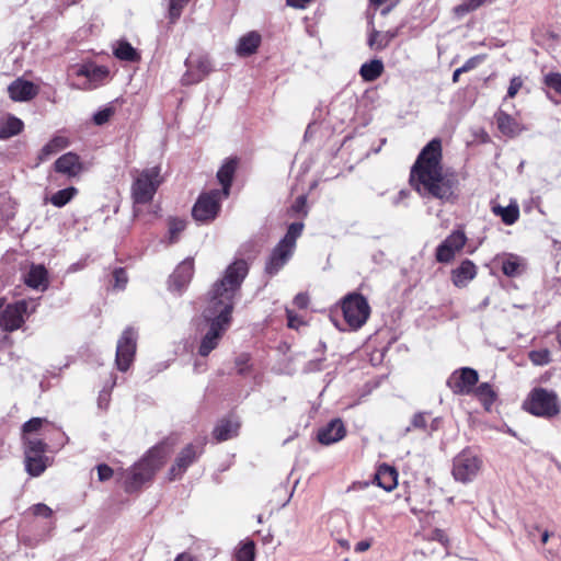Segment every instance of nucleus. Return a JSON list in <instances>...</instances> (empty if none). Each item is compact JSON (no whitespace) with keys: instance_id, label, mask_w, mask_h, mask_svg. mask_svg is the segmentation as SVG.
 Listing matches in <instances>:
<instances>
[{"instance_id":"obj_1","label":"nucleus","mask_w":561,"mask_h":561,"mask_svg":"<svg viewBox=\"0 0 561 561\" xmlns=\"http://www.w3.org/2000/svg\"><path fill=\"white\" fill-rule=\"evenodd\" d=\"M248 273V263L244 260H236L226 268L222 278L213 285L208 294L207 306L203 311V318L208 324V330L203 335L198 347L201 356L206 357L215 350L230 327L233 299Z\"/></svg>"},{"instance_id":"obj_2","label":"nucleus","mask_w":561,"mask_h":561,"mask_svg":"<svg viewBox=\"0 0 561 561\" xmlns=\"http://www.w3.org/2000/svg\"><path fill=\"white\" fill-rule=\"evenodd\" d=\"M410 183L423 197L451 202L456 196L455 175L444 172L442 165V142L432 139L420 152L410 173Z\"/></svg>"},{"instance_id":"obj_3","label":"nucleus","mask_w":561,"mask_h":561,"mask_svg":"<svg viewBox=\"0 0 561 561\" xmlns=\"http://www.w3.org/2000/svg\"><path fill=\"white\" fill-rule=\"evenodd\" d=\"M173 444L163 440L153 446L137 463L125 471L124 488L131 493L150 481L171 453Z\"/></svg>"},{"instance_id":"obj_4","label":"nucleus","mask_w":561,"mask_h":561,"mask_svg":"<svg viewBox=\"0 0 561 561\" xmlns=\"http://www.w3.org/2000/svg\"><path fill=\"white\" fill-rule=\"evenodd\" d=\"M478 381L479 375L476 369L461 367L450 374L446 383L454 394H473L485 411H491V383L482 382L474 388Z\"/></svg>"},{"instance_id":"obj_5","label":"nucleus","mask_w":561,"mask_h":561,"mask_svg":"<svg viewBox=\"0 0 561 561\" xmlns=\"http://www.w3.org/2000/svg\"><path fill=\"white\" fill-rule=\"evenodd\" d=\"M131 198L134 204H148L161 184L160 168L152 167L133 172Z\"/></svg>"},{"instance_id":"obj_6","label":"nucleus","mask_w":561,"mask_h":561,"mask_svg":"<svg viewBox=\"0 0 561 561\" xmlns=\"http://www.w3.org/2000/svg\"><path fill=\"white\" fill-rule=\"evenodd\" d=\"M524 408L529 413L541 417H553L560 412L557 394L552 390L535 388L524 402Z\"/></svg>"},{"instance_id":"obj_7","label":"nucleus","mask_w":561,"mask_h":561,"mask_svg":"<svg viewBox=\"0 0 561 561\" xmlns=\"http://www.w3.org/2000/svg\"><path fill=\"white\" fill-rule=\"evenodd\" d=\"M48 446L36 437H24V463L26 472L39 477L50 465V458L45 455Z\"/></svg>"},{"instance_id":"obj_8","label":"nucleus","mask_w":561,"mask_h":561,"mask_svg":"<svg viewBox=\"0 0 561 561\" xmlns=\"http://www.w3.org/2000/svg\"><path fill=\"white\" fill-rule=\"evenodd\" d=\"M107 75L108 70L105 67L92 64L73 67L69 75L70 87L79 90H92L99 87Z\"/></svg>"},{"instance_id":"obj_9","label":"nucleus","mask_w":561,"mask_h":561,"mask_svg":"<svg viewBox=\"0 0 561 561\" xmlns=\"http://www.w3.org/2000/svg\"><path fill=\"white\" fill-rule=\"evenodd\" d=\"M342 310L345 321L353 329L362 328L370 313L366 298L359 294L347 295L343 300Z\"/></svg>"},{"instance_id":"obj_10","label":"nucleus","mask_w":561,"mask_h":561,"mask_svg":"<svg viewBox=\"0 0 561 561\" xmlns=\"http://www.w3.org/2000/svg\"><path fill=\"white\" fill-rule=\"evenodd\" d=\"M224 198L226 197L220 190L201 194L192 209L193 218L202 224L213 221L220 210V203Z\"/></svg>"},{"instance_id":"obj_11","label":"nucleus","mask_w":561,"mask_h":561,"mask_svg":"<svg viewBox=\"0 0 561 561\" xmlns=\"http://www.w3.org/2000/svg\"><path fill=\"white\" fill-rule=\"evenodd\" d=\"M481 460L470 449L462 450L454 459L453 476L457 481L467 482L472 480L479 472Z\"/></svg>"},{"instance_id":"obj_12","label":"nucleus","mask_w":561,"mask_h":561,"mask_svg":"<svg viewBox=\"0 0 561 561\" xmlns=\"http://www.w3.org/2000/svg\"><path fill=\"white\" fill-rule=\"evenodd\" d=\"M137 346V333L133 328L124 330L122 336L117 341L116 346V366L121 371H126L135 357Z\"/></svg>"},{"instance_id":"obj_13","label":"nucleus","mask_w":561,"mask_h":561,"mask_svg":"<svg viewBox=\"0 0 561 561\" xmlns=\"http://www.w3.org/2000/svg\"><path fill=\"white\" fill-rule=\"evenodd\" d=\"M467 242L463 230L457 229L453 231L435 251V259L439 263H450L457 253H459Z\"/></svg>"},{"instance_id":"obj_14","label":"nucleus","mask_w":561,"mask_h":561,"mask_svg":"<svg viewBox=\"0 0 561 561\" xmlns=\"http://www.w3.org/2000/svg\"><path fill=\"white\" fill-rule=\"evenodd\" d=\"M186 72L182 77L183 84L201 82L210 71L211 64L205 55L191 54L185 60Z\"/></svg>"},{"instance_id":"obj_15","label":"nucleus","mask_w":561,"mask_h":561,"mask_svg":"<svg viewBox=\"0 0 561 561\" xmlns=\"http://www.w3.org/2000/svg\"><path fill=\"white\" fill-rule=\"evenodd\" d=\"M203 453V443L187 444L175 458L174 465L169 470V479H180L187 468L194 463Z\"/></svg>"},{"instance_id":"obj_16","label":"nucleus","mask_w":561,"mask_h":561,"mask_svg":"<svg viewBox=\"0 0 561 561\" xmlns=\"http://www.w3.org/2000/svg\"><path fill=\"white\" fill-rule=\"evenodd\" d=\"M27 301L20 300L8 305L0 312V328L7 332H13L22 327L25 321L24 316L27 312Z\"/></svg>"},{"instance_id":"obj_17","label":"nucleus","mask_w":561,"mask_h":561,"mask_svg":"<svg viewBox=\"0 0 561 561\" xmlns=\"http://www.w3.org/2000/svg\"><path fill=\"white\" fill-rule=\"evenodd\" d=\"M493 262L507 277H517L526 272V260L513 253L497 254Z\"/></svg>"},{"instance_id":"obj_18","label":"nucleus","mask_w":561,"mask_h":561,"mask_svg":"<svg viewBox=\"0 0 561 561\" xmlns=\"http://www.w3.org/2000/svg\"><path fill=\"white\" fill-rule=\"evenodd\" d=\"M194 274V262L187 257L182 261L169 279V289L181 294L188 285Z\"/></svg>"},{"instance_id":"obj_19","label":"nucleus","mask_w":561,"mask_h":561,"mask_svg":"<svg viewBox=\"0 0 561 561\" xmlns=\"http://www.w3.org/2000/svg\"><path fill=\"white\" fill-rule=\"evenodd\" d=\"M294 249L278 242L272 250L265 263V273L270 276L276 275L290 260L294 254Z\"/></svg>"},{"instance_id":"obj_20","label":"nucleus","mask_w":561,"mask_h":561,"mask_svg":"<svg viewBox=\"0 0 561 561\" xmlns=\"http://www.w3.org/2000/svg\"><path fill=\"white\" fill-rule=\"evenodd\" d=\"M346 430L342 420L334 419L318 431V440L322 445H331L344 438Z\"/></svg>"},{"instance_id":"obj_21","label":"nucleus","mask_w":561,"mask_h":561,"mask_svg":"<svg viewBox=\"0 0 561 561\" xmlns=\"http://www.w3.org/2000/svg\"><path fill=\"white\" fill-rule=\"evenodd\" d=\"M8 91L13 101L27 102L37 95L38 88L31 81L16 79L8 87Z\"/></svg>"},{"instance_id":"obj_22","label":"nucleus","mask_w":561,"mask_h":561,"mask_svg":"<svg viewBox=\"0 0 561 561\" xmlns=\"http://www.w3.org/2000/svg\"><path fill=\"white\" fill-rule=\"evenodd\" d=\"M55 170L58 173L66 174L69 178H75L82 171V163L78 154L67 152L55 161Z\"/></svg>"},{"instance_id":"obj_23","label":"nucleus","mask_w":561,"mask_h":561,"mask_svg":"<svg viewBox=\"0 0 561 561\" xmlns=\"http://www.w3.org/2000/svg\"><path fill=\"white\" fill-rule=\"evenodd\" d=\"M476 274V265L470 260H465L458 267L453 270V284L457 287H465L471 279L474 278Z\"/></svg>"},{"instance_id":"obj_24","label":"nucleus","mask_w":561,"mask_h":561,"mask_svg":"<svg viewBox=\"0 0 561 561\" xmlns=\"http://www.w3.org/2000/svg\"><path fill=\"white\" fill-rule=\"evenodd\" d=\"M237 165H238L237 159H228L225 161V163L220 167V169L217 172V179L222 186L220 192L225 197L229 196L230 187H231V183L233 180V175L237 170Z\"/></svg>"},{"instance_id":"obj_25","label":"nucleus","mask_w":561,"mask_h":561,"mask_svg":"<svg viewBox=\"0 0 561 561\" xmlns=\"http://www.w3.org/2000/svg\"><path fill=\"white\" fill-rule=\"evenodd\" d=\"M375 481L385 491H391L397 486L398 472L393 467L381 465L375 474Z\"/></svg>"},{"instance_id":"obj_26","label":"nucleus","mask_w":561,"mask_h":561,"mask_svg":"<svg viewBox=\"0 0 561 561\" xmlns=\"http://www.w3.org/2000/svg\"><path fill=\"white\" fill-rule=\"evenodd\" d=\"M542 83L547 89V96L556 104L561 103V73L547 72L542 78Z\"/></svg>"},{"instance_id":"obj_27","label":"nucleus","mask_w":561,"mask_h":561,"mask_svg":"<svg viewBox=\"0 0 561 561\" xmlns=\"http://www.w3.org/2000/svg\"><path fill=\"white\" fill-rule=\"evenodd\" d=\"M497 128L506 137L513 138L519 135L524 127L512 116L500 111L497 115Z\"/></svg>"},{"instance_id":"obj_28","label":"nucleus","mask_w":561,"mask_h":561,"mask_svg":"<svg viewBox=\"0 0 561 561\" xmlns=\"http://www.w3.org/2000/svg\"><path fill=\"white\" fill-rule=\"evenodd\" d=\"M261 44V35L257 32H249L239 39L237 54L239 56H250L256 51Z\"/></svg>"},{"instance_id":"obj_29","label":"nucleus","mask_w":561,"mask_h":561,"mask_svg":"<svg viewBox=\"0 0 561 561\" xmlns=\"http://www.w3.org/2000/svg\"><path fill=\"white\" fill-rule=\"evenodd\" d=\"M23 127L24 124L20 118L8 115L0 122V139L5 140L19 135L23 130Z\"/></svg>"},{"instance_id":"obj_30","label":"nucleus","mask_w":561,"mask_h":561,"mask_svg":"<svg viewBox=\"0 0 561 561\" xmlns=\"http://www.w3.org/2000/svg\"><path fill=\"white\" fill-rule=\"evenodd\" d=\"M239 423L231 420H221L214 428L213 435L217 442H224L237 435Z\"/></svg>"},{"instance_id":"obj_31","label":"nucleus","mask_w":561,"mask_h":561,"mask_svg":"<svg viewBox=\"0 0 561 561\" xmlns=\"http://www.w3.org/2000/svg\"><path fill=\"white\" fill-rule=\"evenodd\" d=\"M27 286L38 289L47 287V271L43 265H32L26 279Z\"/></svg>"},{"instance_id":"obj_32","label":"nucleus","mask_w":561,"mask_h":561,"mask_svg":"<svg viewBox=\"0 0 561 561\" xmlns=\"http://www.w3.org/2000/svg\"><path fill=\"white\" fill-rule=\"evenodd\" d=\"M383 71V64L379 59H374L362 65L359 75L364 81L370 82L378 79Z\"/></svg>"},{"instance_id":"obj_33","label":"nucleus","mask_w":561,"mask_h":561,"mask_svg":"<svg viewBox=\"0 0 561 561\" xmlns=\"http://www.w3.org/2000/svg\"><path fill=\"white\" fill-rule=\"evenodd\" d=\"M493 214L500 216L505 225H513L519 218V207L516 202L506 207L493 206Z\"/></svg>"},{"instance_id":"obj_34","label":"nucleus","mask_w":561,"mask_h":561,"mask_svg":"<svg viewBox=\"0 0 561 561\" xmlns=\"http://www.w3.org/2000/svg\"><path fill=\"white\" fill-rule=\"evenodd\" d=\"M69 141L66 137L55 136L50 139L41 150L38 158L41 160L47 159L49 156L57 153L58 151L67 148Z\"/></svg>"},{"instance_id":"obj_35","label":"nucleus","mask_w":561,"mask_h":561,"mask_svg":"<svg viewBox=\"0 0 561 561\" xmlns=\"http://www.w3.org/2000/svg\"><path fill=\"white\" fill-rule=\"evenodd\" d=\"M116 58L125 61H137L139 60V54L128 42H119L114 49Z\"/></svg>"},{"instance_id":"obj_36","label":"nucleus","mask_w":561,"mask_h":561,"mask_svg":"<svg viewBox=\"0 0 561 561\" xmlns=\"http://www.w3.org/2000/svg\"><path fill=\"white\" fill-rule=\"evenodd\" d=\"M78 193V190L73 186L59 190L49 198L50 203L56 207H64L67 205Z\"/></svg>"},{"instance_id":"obj_37","label":"nucleus","mask_w":561,"mask_h":561,"mask_svg":"<svg viewBox=\"0 0 561 561\" xmlns=\"http://www.w3.org/2000/svg\"><path fill=\"white\" fill-rule=\"evenodd\" d=\"M304 230L302 222H293L289 225L286 234L279 240V242L288 245L289 248H296V241L300 237Z\"/></svg>"},{"instance_id":"obj_38","label":"nucleus","mask_w":561,"mask_h":561,"mask_svg":"<svg viewBox=\"0 0 561 561\" xmlns=\"http://www.w3.org/2000/svg\"><path fill=\"white\" fill-rule=\"evenodd\" d=\"M190 0H170L168 8V18L170 23L174 24L181 16L184 7Z\"/></svg>"},{"instance_id":"obj_39","label":"nucleus","mask_w":561,"mask_h":561,"mask_svg":"<svg viewBox=\"0 0 561 561\" xmlns=\"http://www.w3.org/2000/svg\"><path fill=\"white\" fill-rule=\"evenodd\" d=\"M186 221L179 218L169 220V242L174 243L179 240L180 233L185 229Z\"/></svg>"},{"instance_id":"obj_40","label":"nucleus","mask_w":561,"mask_h":561,"mask_svg":"<svg viewBox=\"0 0 561 561\" xmlns=\"http://www.w3.org/2000/svg\"><path fill=\"white\" fill-rule=\"evenodd\" d=\"M427 412H417L411 419L410 426L405 427L403 434L407 435L412 430H423L427 427Z\"/></svg>"},{"instance_id":"obj_41","label":"nucleus","mask_w":561,"mask_h":561,"mask_svg":"<svg viewBox=\"0 0 561 561\" xmlns=\"http://www.w3.org/2000/svg\"><path fill=\"white\" fill-rule=\"evenodd\" d=\"M484 0H462V2L455 7L454 12L458 16H463L465 14L478 9Z\"/></svg>"},{"instance_id":"obj_42","label":"nucleus","mask_w":561,"mask_h":561,"mask_svg":"<svg viewBox=\"0 0 561 561\" xmlns=\"http://www.w3.org/2000/svg\"><path fill=\"white\" fill-rule=\"evenodd\" d=\"M237 561H254V542L243 543L236 553Z\"/></svg>"},{"instance_id":"obj_43","label":"nucleus","mask_w":561,"mask_h":561,"mask_svg":"<svg viewBox=\"0 0 561 561\" xmlns=\"http://www.w3.org/2000/svg\"><path fill=\"white\" fill-rule=\"evenodd\" d=\"M113 114H114V108L111 106H106L104 108L99 110L93 115V122L95 125L101 126V125L107 123L110 121V118L113 116Z\"/></svg>"},{"instance_id":"obj_44","label":"nucleus","mask_w":561,"mask_h":561,"mask_svg":"<svg viewBox=\"0 0 561 561\" xmlns=\"http://www.w3.org/2000/svg\"><path fill=\"white\" fill-rule=\"evenodd\" d=\"M44 422H46V420L42 419V417H33V419L28 420L27 422H25L23 424V433H24L23 438L28 437L27 434L37 432L42 427Z\"/></svg>"},{"instance_id":"obj_45","label":"nucleus","mask_w":561,"mask_h":561,"mask_svg":"<svg viewBox=\"0 0 561 561\" xmlns=\"http://www.w3.org/2000/svg\"><path fill=\"white\" fill-rule=\"evenodd\" d=\"M524 87V79L520 76L513 77L507 88L505 99H513Z\"/></svg>"},{"instance_id":"obj_46","label":"nucleus","mask_w":561,"mask_h":561,"mask_svg":"<svg viewBox=\"0 0 561 561\" xmlns=\"http://www.w3.org/2000/svg\"><path fill=\"white\" fill-rule=\"evenodd\" d=\"M529 358L535 365H545L550 360V353L547 350L533 351L529 353Z\"/></svg>"},{"instance_id":"obj_47","label":"nucleus","mask_w":561,"mask_h":561,"mask_svg":"<svg viewBox=\"0 0 561 561\" xmlns=\"http://www.w3.org/2000/svg\"><path fill=\"white\" fill-rule=\"evenodd\" d=\"M486 59V55H477V56H473L471 58H469L462 66H461V70H463L465 72L467 71H470L472 69H474L476 67H478V65H480L483 60Z\"/></svg>"},{"instance_id":"obj_48","label":"nucleus","mask_w":561,"mask_h":561,"mask_svg":"<svg viewBox=\"0 0 561 561\" xmlns=\"http://www.w3.org/2000/svg\"><path fill=\"white\" fill-rule=\"evenodd\" d=\"M114 279H115V287L123 289L125 288L127 284V275L124 268L119 267L116 268L113 273Z\"/></svg>"},{"instance_id":"obj_49","label":"nucleus","mask_w":561,"mask_h":561,"mask_svg":"<svg viewBox=\"0 0 561 561\" xmlns=\"http://www.w3.org/2000/svg\"><path fill=\"white\" fill-rule=\"evenodd\" d=\"M33 514L35 516H43L45 518H48L51 516L53 514V511L50 507H48L46 504H43V503H38V504H35L33 507Z\"/></svg>"},{"instance_id":"obj_50","label":"nucleus","mask_w":561,"mask_h":561,"mask_svg":"<svg viewBox=\"0 0 561 561\" xmlns=\"http://www.w3.org/2000/svg\"><path fill=\"white\" fill-rule=\"evenodd\" d=\"M96 469L100 481H106L113 476V469L105 463L99 465Z\"/></svg>"},{"instance_id":"obj_51","label":"nucleus","mask_w":561,"mask_h":561,"mask_svg":"<svg viewBox=\"0 0 561 561\" xmlns=\"http://www.w3.org/2000/svg\"><path fill=\"white\" fill-rule=\"evenodd\" d=\"M248 363H249V356L247 354H241L236 359V366L238 368V373L240 375H244L248 371Z\"/></svg>"},{"instance_id":"obj_52","label":"nucleus","mask_w":561,"mask_h":561,"mask_svg":"<svg viewBox=\"0 0 561 561\" xmlns=\"http://www.w3.org/2000/svg\"><path fill=\"white\" fill-rule=\"evenodd\" d=\"M294 305L299 309H305L308 306L309 297L307 294L299 293L294 298Z\"/></svg>"},{"instance_id":"obj_53","label":"nucleus","mask_w":561,"mask_h":561,"mask_svg":"<svg viewBox=\"0 0 561 561\" xmlns=\"http://www.w3.org/2000/svg\"><path fill=\"white\" fill-rule=\"evenodd\" d=\"M306 202H307L306 196H304V195L298 196L291 206L293 210L295 213H304V215H306V210H305Z\"/></svg>"},{"instance_id":"obj_54","label":"nucleus","mask_w":561,"mask_h":561,"mask_svg":"<svg viewBox=\"0 0 561 561\" xmlns=\"http://www.w3.org/2000/svg\"><path fill=\"white\" fill-rule=\"evenodd\" d=\"M287 321L288 327L291 329H297L298 325L301 323L300 319L293 313L291 310H287Z\"/></svg>"},{"instance_id":"obj_55","label":"nucleus","mask_w":561,"mask_h":561,"mask_svg":"<svg viewBox=\"0 0 561 561\" xmlns=\"http://www.w3.org/2000/svg\"><path fill=\"white\" fill-rule=\"evenodd\" d=\"M433 539L442 542L443 545H446L448 541V538H447L445 531L442 529H435L433 531Z\"/></svg>"},{"instance_id":"obj_56","label":"nucleus","mask_w":561,"mask_h":561,"mask_svg":"<svg viewBox=\"0 0 561 561\" xmlns=\"http://www.w3.org/2000/svg\"><path fill=\"white\" fill-rule=\"evenodd\" d=\"M311 0H286L287 5L296 9H304Z\"/></svg>"},{"instance_id":"obj_57","label":"nucleus","mask_w":561,"mask_h":561,"mask_svg":"<svg viewBox=\"0 0 561 561\" xmlns=\"http://www.w3.org/2000/svg\"><path fill=\"white\" fill-rule=\"evenodd\" d=\"M369 548H370V542L367 540H362L355 545L354 550H355V552H364V551L368 550Z\"/></svg>"},{"instance_id":"obj_58","label":"nucleus","mask_w":561,"mask_h":561,"mask_svg":"<svg viewBox=\"0 0 561 561\" xmlns=\"http://www.w3.org/2000/svg\"><path fill=\"white\" fill-rule=\"evenodd\" d=\"M174 561H194V558L186 552L180 553Z\"/></svg>"},{"instance_id":"obj_59","label":"nucleus","mask_w":561,"mask_h":561,"mask_svg":"<svg viewBox=\"0 0 561 561\" xmlns=\"http://www.w3.org/2000/svg\"><path fill=\"white\" fill-rule=\"evenodd\" d=\"M368 486H369L368 482H358V483H353V485L350 488V490L366 489Z\"/></svg>"},{"instance_id":"obj_60","label":"nucleus","mask_w":561,"mask_h":561,"mask_svg":"<svg viewBox=\"0 0 561 561\" xmlns=\"http://www.w3.org/2000/svg\"><path fill=\"white\" fill-rule=\"evenodd\" d=\"M462 72H465V71H463V70H461V67H460V68H458V69H456V70L454 71V75H453V81H454V82H457V81H458V79H459V76H460Z\"/></svg>"},{"instance_id":"obj_61","label":"nucleus","mask_w":561,"mask_h":561,"mask_svg":"<svg viewBox=\"0 0 561 561\" xmlns=\"http://www.w3.org/2000/svg\"><path fill=\"white\" fill-rule=\"evenodd\" d=\"M549 537H550L549 531H548V530H545V531L542 533V535H541V542H542L543 545H545V543H547V542H548V540H549Z\"/></svg>"},{"instance_id":"obj_62","label":"nucleus","mask_w":561,"mask_h":561,"mask_svg":"<svg viewBox=\"0 0 561 561\" xmlns=\"http://www.w3.org/2000/svg\"><path fill=\"white\" fill-rule=\"evenodd\" d=\"M557 339L559 344L561 345V323L557 328Z\"/></svg>"},{"instance_id":"obj_63","label":"nucleus","mask_w":561,"mask_h":561,"mask_svg":"<svg viewBox=\"0 0 561 561\" xmlns=\"http://www.w3.org/2000/svg\"><path fill=\"white\" fill-rule=\"evenodd\" d=\"M377 35H378L377 32H375L374 34L370 35L369 41H368L369 46H374L375 36H377Z\"/></svg>"},{"instance_id":"obj_64","label":"nucleus","mask_w":561,"mask_h":561,"mask_svg":"<svg viewBox=\"0 0 561 561\" xmlns=\"http://www.w3.org/2000/svg\"><path fill=\"white\" fill-rule=\"evenodd\" d=\"M431 430H432V431L437 430V419H434V420L432 421Z\"/></svg>"}]
</instances>
